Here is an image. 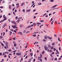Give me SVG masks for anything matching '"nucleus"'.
<instances>
[{
    "instance_id": "f257e3e1",
    "label": "nucleus",
    "mask_w": 62,
    "mask_h": 62,
    "mask_svg": "<svg viewBox=\"0 0 62 62\" xmlns=\"http://www.w3.org/2000/svg\"><path fill=\"white\" fill-rule=\"evenodd\" d=\"M44 49L45 50L47 51L48 49V47L47 46L45 45L44 46Z\"/></svg>"
},
{
    "instance_id": "f03ea898",
    "label": "nucleus",
    "mask_w": 62,
    "mask_h": 62,
    "mask_svg": "<svg viewBox=\"0 0 62 62\" xmlns=\"http://www.w3.org/2000/svg\"><path fill=\"white\" fill-rule=\"evenodd\" d=\"M3 17L4 18V19H3V21H5V20H6L7 19V17L6 16H5V15H4L3 16Z\"/></svg>"
},
{
    "instance_id": "7ed1b4c3",
    "label": "nucleus",
    "mask_w": 62,
    "mask_h": 62,
    "mask_svg": "<svg viewBox=\"0 0 62 62\" xmlns=\"http://www.w3.org/2000/svg\"><path fill=\"white\" fill-rule=\"evenodd\" d=\"M12 23H14V24H15V25H17V24L16 23V22H15V21H12Z\"/></svg>"
},
{
    "instance_id": "20e7f679",
    "label": "nucleus",
    "mask_w": 62,
    "mask_h": 62,
    "mask_svg": "<svg viewBox=\"0 0 62 62\" xmlns=\"http://www.w3.org/2000/svg\"><path fill=\"white\" fill-rule=\"evenodd\" d=\"M16 55H20H20H21V54L20 53H16Z\"/></svg>"
},
{
    "instance_id": "39448f33",
    "label": "nucleus",
    "mask_w": 62,
    "mask_h": 62,
    "mask_svg": "<svg viewBox=\"0 0 62 62\" xmlns=\"http://www.w3.org/2000/svg\"><path fill=\"white\" fill-rule=\"evenodd\" d=\"M5 44L6 45V47H7V48H8V43L7 42H5Z\"/></svg>"
},
{
    "instance_id": "423d86ee",
    "label": "nucleus",
    "mask_w": 62,
    "mask_h": 62,
    "mask_svg": "<svg viewBox=\"0 0 62 62\" xmlns=\"http://www.w3.org/2000/svg\"><path fill=\"white\" fill-rule=\"evenodd\" d=\"M6 25H7V24L6 23H5V24H4V25H3L2 26L3 28H4L5 27V26H6Z\"/></svg>"
},
{
    "instance_id": "0eeeda50",
    "label": "nucleus",
    "mask_w": 62,
    "mask_h": 62,
    "mask_svg": "<svg viewBox=\"0 0 62 62\" xmlns=\"http://www.w3.org/2000/svg\"><path fill=\"white\" fill-rule=\"evenodd\" d=\"M48 39H49L51 40L52 39V37H47Z\"/></svg>"
},
{
    "instance_id": "6e6552de",
    "label": "nucleus",
    "mask_w": 62,
    "mask_h": 62,
    "mask_svg": "<svg viewBox=\"0 0 62 62\" xmlns=\"http://www.w3.org/2000/svg\"><path fill=\"white\" fill-rule=\"evenodd\" d=\"M41 58L40 57H38V59L39 60L41 59Z\"/></svg>"
},
{
    "instance_id": "1a4fd4ad",
    "label": "nucleus",
    "mask_w": 62,
    "mask_h": 62,
    "mask_svg": "<svg viewBox=\"0 0 62 62\" xmlns=\"http://www.w3.org/2000/svg\"><path fill=\"white\" fill-rule=\"evenodd\" d=\"M31 27V25H29L27 28H26V29H27V28H30V27Z\"/></svg>"
},
{
    "instance_id": "9d476101",
    "label": "nucleus",
    "mask_w": 62,
    "mask_h": 62,
    "mask_svg": "<svg viewBox=\"0 0 62 62\" xmlns=\"http://www.w3.org/2000/svg\"><path fill=\"white\" fill-rule=\"evenodd\" d=\"M9 9H11V6L10 5H9Z\"/></svg>"
},
{
    "instance_id": "9b49d317",
    "label": "nucleus",
    "mask_w": 62,
    "mask_h": 62,
    "mask_svg": "<svg viewBox=\"0 0 62 62\" xmlns=\"http://www.w3.org/2000/svg\"><path fill=\"white\" fill-rule=\"evenodd\" d=\"M30 10H31V9H30L28 10H27L26 11L27 12H29V11H30Z\"/></svg>"
},
{
    "instance_id": "f8f14e48",
    "label": "nucleus",
    "mask_w": 62,
    "mask_h": 62,
    "mask_svg": "<svg viewBox=\"0 0 62 62\" xmlns=\"http://www.w3.org/2000/svg\"><path fill=\"white\" fill-rule=\"evenodd\" d=\"M12 27H13L14 28H15V27H16V25H12Z\"/></svg>"
},
{
    "instance_id": "ddd939ff",
    "label": "nucleus",
    "mask_w": 62,
    "mask_h": 62,
    "mask_svg": "<svg viewBox=\"0 0 62 62\" xmlns=\"http://www.w3.org/2000/svg\"><path fill=\"white\" fill-rule=\"evenodd\" d=\"M37 24V25H39V24H41V23H38V22H37L36 23Z\"/></svg>"
},
{
    "instance_id": "4468645a",
    "label": "nucleus",
    "mask_w": 62,
    "mask_h": 62,
    "mask_svg": "<svg viewBox=\"0 0 62 62\" xmlns=\"http://www.w3.org/2000/svg\"><path fill=\"white\" fill-rule=\"evenodd\" d=\"M20 20H17V21H16V23H19V22H20Z\"/></svg>"
},
{
    "instance_id": "2eb2a0df",
    "label": "nucleus",
    "mask_w": 62,
    "mask_h": 62,
    "mask_svg": "<svg viewBox=\"0 0 62 62\" xmlns=\"http://www.w3.org/2000/svg\"><path fill=\"white\" fill-rule=\"evenodd\" d=\"M45 39H47V35H46L44 37Z\"/></svg>"
},
{
    "instance_id": "dca6fc26",
    "label": "nucleus",
    "mask_w": 62,
    "mask_h": 62,
    "mask_svg": "<svg viewBox=\"0 0 62 62\" xmlns=\"http://www.w3.org/2000/svg\"><path fill=\"white\" fill-rule=\"evenodd\" d=\"M0 43L2 46H4V44H3V43H1V42H0Z\"/></svg>"
},
{
    "instance_id": "f3484780",
    "label": "nucleus",
    "mask_w": 62,
    "mask_h": 62,
    "mask_svg": "<svg viewBox=\"0 0 62 62\" xmlns=\"http://www.w3.org/2000/svg\"><path fill=\"white\" fill-rule=\"evenodd\" d=\"M50 49H54V46H51L50 47Z\"/></svg>"
},
{
    "instance_id": "a211bd4d",
    "label": "nucleus",
    "mask_w": 62,
    "mask_h": 62,
    "mask_svg": "<svg viewBox=\"0 0 62 62\" xmlns=\"http://www.w3.org/2000/svg\"><path fill=\"white\" fill-rule=\"evenodd\" d=\"M33 24L34 25V26H36V24L35 23H33Z\"/></svg>"
},
{
    "instance_id": "6ab92c4d",
    "label": "nucleus",
    "mask_w": 62,
    "mask_h": 62,
    "mask_svg": "<svg viewBox=\"0 0 62 62\" xmlns=\"http://www.w3.org/2000/svg\"><path fill=\"white\" fill-rule=\"evenodd\" d=\"M57 6V5H55V6H53V7L52 8H53V7H54V8H55V7H56Z\"/></svg>"
},
{
    "instance_id": "aec40b11",
    "label": "nucleus",
    "mask_w": 62,
    "mask_h": 62,
    "mask_svg": "<svg viewBox=\"0 0 62 62\" xmlns=\"http://www.w3.org/2000/svg\"><path fill=\"white\" fill-rule=\"evenodd\" d=\"M39 22H41L42 23V22H44V20H40Z\"/></svg>"
},
{
    "instance_id": "412c9836",
    "label": "nucleus",
    "mask_w": 62,
    "mask_h": 62,
    "mask_svg": "<svg viewBox=\"0 0 62 62\" xmlns=\"http://www.w3.org/2000/svg\"><path fill=\"white\" fill-rule=\"evenodd\" d=\"M5 20H2L1 21H0V23H2V22H3Z\"/></svg>"
},
{
    "instance_id": "4be33fe9",
    "label": "nucleus",
    "mask_w": 62,
    "mask_h": 62,
    "mask_svg": "<svg viewBox=\"0 0 62 62\" xmlns=\"http://www.w3.org/2000/svg\"><path fill=\"white\" fill-rule=\"evenodd\" d=\"M30 55L31 56H32L33 55V53H30Z\"/></svg>"
},
{
    "instance_id": "5701e85b",
    "label": "nucleus",
    "mask_w": 62,
    "mask_h": 62,
    "mask_svg": "<svg viewBox=\"0 0 62 62\" xmlns=\"http://www.w3.org/2000/svg\"><path fill=\"white\" fill-rule=\"evenodd\" d=\"M44 53H45V52L44 51H43L42 52V54H44Z\"/></svg>"
},
{
    "instance_id": "b1692460",
    "label": "nucleus",
    "mask_w": 62,
    "mask_h": 62,
    "mask_svg": "<svg viewBox=\"0 0 62 62\" xmlns=\"http://www.w3.org/2000/svg\"><path fill=\"white\" fill-rule=\"evenodd\" d=\"M58 40H59V41L60 42H61V40L59 38H58Z\"/></svg>"
},
{
    "instance_id": "393cba45",
    "label": "nucleus",
    "mask_w": 62,
    "mask_h": 62,
    "mask_svg": "<svg viewBox=\"0 0 62 62\" xmlns=\"http://www.w3.org/2000/svg\"><path fill=\"white\" fill-rule=\"evenodd\" d=\"M52 45H55V44L54 43H53L52 44Z\"/></svg>"
},
{
    "instance_id": "a878e982",
    "label": "nucleus",
    "mask_w": 62,
    "mask_h": 62,
    "mask_svg": "<svg viewBox=\"0 0 62 62\" xmlns=\"http://www.w3.org/2000/svg\"><path fill=\"white\" fill-rule=\"evenodd\" d=\"M29 20H27V23L28 24V23H29Z\"/></svg>"
},
{
    "instance_id": "bb28decb",
    "label": "nucleus",
    "mask_w": 62,
    "mask_h": 62,
    "mask_svg": "<svg viewBox=\"0 0 62 62\" xmlns=\"http://www.w3.org/2000/svg\"><path fill=\"white\" fill-rule=\"evenodd\" d=\"M56 52H57V53H58V54H59V52H58V51H57V50H56Z\"/></svg>"
},
{
    "instance_id": "cd10ccee",
    "label": "nucleus",
    "mask_w": 62,
    "mask_h": 62,
    "mask_svg": "<svg viewBox=\"0 0 62 62\" xmlns=\"http://www.w3.org/2000/svg\"><path fill=\"white\" fill-rule=\"evenodd\" d=\"M24 4V2H23V3H22V5H21V6H23V4Z\"/></svg>"
},
{
    "instance_id": "c85d7f7f",
    "label": "nucleus",
    "mask_w": 62,
    "mask_h": 62,
    "mask_svg": "<svg viewBox=\"0 0 62 62\" xmlns=\"http://www.w3.org/2000/svg\"><path fill=\"white\" fill-rule=\"evenodd\" d=\"M19 5H18V6H16V7L17 8H19Z\"/></svg>"
},
{
    "instance_id": "c756f323",
    "label": "nucleus",
    "mask_w": 62,
    "mask_h": 62,
    "mask_svg": "<svg viewBox=\"0 0 62 62\" xmlns=\"http://www.w3.org/2000/svg\"><path fill=\"white\" fill-rule=\"evenodd\" d=\"M11 34H12V32L10 31V35H11Z\"/></svg>"
},
{
    "instance_id": "7c9ffc66",
    "label": "nucleus",
    "mask_w": 62,
    "mask_h": 62,
    "mask_svg": "<svg viewBox=\"0 0 62 62\" xmlns=\"http://www.w3.org/2000/svg\"><path fill=\"white\" fill-rule=\"evenodd\" d=\"M57 58H55V59H54V60L56 61V60H57Z\"/></svg>"
},
{
    "instance_id": "2f4dec72",
    "label": "nucleus",
    "mask_w": 62,
    "mask_h": 62,
    "mask_svg": "<svg viewBox=\"0 0 62 62\" xmlns=\"http://www.w3.org/2000/svg\"><path fill=\"white\" fill-rule=\"evenodd\" d=\"M20 34L21 35H23V34H22V33L21 32H20Z\"/></svg>"
},
{
    "instance_id": "473e14b6",
    "label": "nucleus",
    "mask_w": 62,
    "mask_h": 62,
    "mask_svg": "<svg viewBox=\"0 0 62 62\" xmlns=\"http://www.w3.org/2000/svg\"><path fill=\"white\" fill-rule=\"evenodd\" d=\"M54 22V20H53L51 22V24H53V23Z\"/></svg>"
},
{
    "instance_id": "72a5a7b5",
    "label": "nucleus",
    "mask_w": 62,
    "mask_h": 62,
    "mask_svg": "<svg viewBox=\"0 0 62 62\" xmlns=\"http://www.w3.org/2000/svg\"><path fill=\"white\" fill-rule=\"evenodd\" d=\"M46 60V61H47V58L46 57H45L44 58Z\"/></svg>"
},
{
    "instance_id": "f704fd0d",
    "label": "nucleus",
    "mask_w": 62,
    "mask_h": 62,
    "mask_svg": "<svg viewBox=\"0 0 62 62\" xmlns=\"http://www.w3.org/2000/svg\"><path fill=\"white\" fill-rule=\"evenodd\" d=\"M23 58H22L20 60L21 61H23Z\"/></svg>"
},
{
    "instance_id": "c9c22d12",
    "label": "nucleus",
    "mask_w": 62,
    "mask_h": 62,
    "mask_svg": "<svg viewBox=\"0 0 62 62\" xmlns=\"http://www.w3.org/2000/svg\"><path fill=\"white\" fill-rule=\"evenodd\" d=\"M33 37H36V34H34L33 35Z\"/></svg>"
},
{
    "instance_id": "e433bc0d",
    "label": "nucleus",
    "mask_w": 62,
    "mask_h": 62,
    "mask_svg": "<svg viewBox=\"0 0 62 62\" xmlns=\"http://www.w3.org/2000/svg\"><path fill=\"white\" fill-rule=\"evenodd\" d=\"M50 45H48V48H50Z\"/></svg>"
},
{
    "instance_id": "4c0bfd02",
    "label": "nucleus",
    "mask_w": 62,
    "mask_h": 62,
    "mask_svg": "<svg viewBox=\"0 0 62 62\" xmlns=\"http://www.w3.org/2000/svg\"><path fill=\"white\" fill-rule=\"evenodd\" d=\"M17 18H18V16H16L15 17V19H16V20H17Z\"/></svg>"
},
{
    "instance_id": "58836bf2",
    "label": "nucleus",
    "mask_w": 62,
    "mask_h": 62,
    "mask_svg": "<svg viewBox=\"0 0 62 62\" xmlns=\"http://www.w3.org/2000/svg\"><path fill=\"white\" fill-rule=\"evenodd\" d=\"M22 11H23V12H25V10H24V9H23V10Z\"/></svg>"
},
{
    "instance_id": "ea45409f",
    "label": "nucleus",
    "mask_w": 62,
    "mask_h": 62,
    "mask_svg": "<svg viewBox=\"0 0 62 62\" xmlns=\"http://www.w3.org/2000/svg\"><path fill=\"white\" fill-rule=\"evenodd\" d=\"M50 55L51 56V57H53V55L52 54H50Z\"/></svg>"
},
{
    "instance_id": "a19ab883",
    "label": "nucleus",
    "mask_w": 62,
    "mask_h": 62,
    "mask_svg": "<svg viewBox=\"0 0 62 62\" xmlns=\"http://www.w3.org/2000/svg\"><path fill=\"white\" fill-rule=\"evenodd\" d=\"M13 14L14 15H15V12H13Z\"/></svg>"
},
{
    "instance_id": "79ce46f5",
    "label": "nucleus",
    "mask_w": 62,
    "mask_h": 62,
    "mask_svg": "<svg viewBox=\"0 0 62 62\" xmlns=\"http://www.w3.org/2000/svg\"><path fill=\"white\" fill-rule=\"evenodd\" d=\"M14 32H15L16 33H17V31L15 30L14 31Z\"/></svg>"
},
{
    "instance_id": "37998d69",
    "label": "nucleus",
    "mask_w": 62,
    "mask_h": 62,
    "mask_svg": "<svg viewBox=\"0 0 62 62\" xmlns=\"http://www.w3.org/2000/svg\"><path fill=\"white\" fill-rule=\"evenodd\" d=\"M52 20H53V18H52L51 19V20H50V21H51V22H52Z\"/></svg>"
},
{
    "instance_id": "c03bdc74",
    "label": "nucleus",
    "mask_w": 62,
    "mask_h": 62,
    "mask_svg": "<svg viewBox=\"0 0 62 62\" xmlns=\"http://www.w3.org/2000/svg\"><path fill=\"white\" fill-rule=\"evenodd\" d=\"M19 4L18 3H17L16 4V6H19Z\"/></svg>"
},
{
    "instance_id": "a18cd8bd",
    "label": "nucleus",
    "mask_w": 62,
    "mask_h": 62,
    "mask_svg": "<svg viewBox=\"0 0 62 62\" xmlns=\"http://www.w3.org/2000/svg\"><path fill=\"white\" fill-rule=\"evenodd\" d=\"M13 43H14V44H16V43L15 42H14V41H13Z\"/></svg>"
},
{
    "instance_id": "49530a36",
    "label": "nucleus",
    "mask_w": 62,
    "mask_h": 62,
    "mask_svg": "<svg viewBox=\"0 0 62 62\" xmlns=\"http://www.w3.org/2000/svg\"><path fill=\"white\" fill-rule=\"evenodd\" d=\"M59 50L60 51V50H61V48H60V47L59 48Z\"/></svg>"
},
{
    "instance_id": "de8ad7c7",
    "label": "nucleus",
    "mask_w": 62,
    "mask_h": 62,
    "mask_svg": "<svg viewBox=\"0 0 62 62\" xmlns=\"http://www.w3.org/2000/svg\"><path fill=\"white\" fill-rule=\"evenodd\" d=\"M41 3H39L38 5H41Z\"/></svg>"
},
{
    "instance_id": "09e8293b",
    "label": "nucleus",
    "mask_w": 62,
    "mask_h": 62,
    "mask_svg": "<svg viewBox=\"0 0 62 62\" xmlns=\"http://www.w3.org/2000/svg\"><path fill=\"white\" fill-rule=\"evenodd\" d=\"M50 1L51 2H54V0H50Z\"/></svg>"
},
{
    "instance_id": "8fccbe9b",
    "label": "nucleus",
    "mask_w": 62,
    "mask_h": 62,
    "mask_svg": "<svg viewBox=\"0 0 62 62\" xmlns=\"http://www.w3.org/2000/svg\"><path fill=\"white\" fill-rule=\"evenodd\" d=\"M40 61L41 62H42V59H40Z\"/></svg>"
},
{
    "instance_id": "3c124183",
    "label": "nucleus",
    "mask_w": 62,
    "mask_h": 62,
    "mask_svg": "<svg viewBox=\"0 0 62 62\" xmlns=\"http://www.w3.org/2000/svg\"><path fill=\"white\" fill-rule=\"evenodd\" d=\"M53 50H54V51H55L56 50V49H55V48H54Z\"/></svg>"
},
{
    "instance_id": "603ef678",
    "label": "nucleus",
    "mask_w": 62,
    "mask_h": 62,
    "mask_svg": "<svg viewBox=\"0 0 62 62\" xmlns=\"http://www.w3.org/2000/svg\"><path fill=\"white\" fill-rule=\"evenodd\" d=\"M4 57H7V56H6V55H5L4 56Z\"/></svg>"
},
{
    "instance_id": "864d4df0",
    "label": "nucleus",
    "mask_w": 62,
    "mask_h": 62,
    "mask_svg": "<svg viewBox=\"0 0 62 62\" xmlns=\"http://www.w3.org/2000/svg\"><path fill=\"white\" fill-rule=\"evenodd\" d=\"M28 46V45H27L26 46V47H25V48H26L27 47V46Z\"/></svg>"
},
{
    "instance_id": "5fc2aeb1",
    "label": "nucleus",
    "mask_w": 62,
    "mask_h": 62,
    "mask_svg": "<svg viewBox=\"0 0 62 62\" xmlns=\"http://www.w3.org/2000/svg\"><path fill=\"white\" fill-rule=\"evenodd\" d=\"M2 55V53H0V55Z\"/></svg>"
},
{
    "instance_id": "6e6d98bb",
    "label": "nucleus",
    "mask_w": 62,
    "mask_h": 62,
    "mask_svg": "<svg viewBox=\"0 0 62 62\" xmlns=\"http://www.w3.org/2000/svg\"><path fill=\"white\" fill-rule=\"evenodd\" d=\"M45 15H46V13L43 16V17H44V16H45Z\"/></svg>"
},
{
    "instance_id": "4d7b16f0",
    "label": "nucleus",
    "mask_w": 62,
    "mask_h": 62,
    "mask_svg": "<svg viewBox=\"0 0 62 62\" xmlns=\"http://www.w3.org/2000/svg\"><path fill=\"white\" fill-rule=\"evenodd\" d=\"M54 54V52H53L52 53V54Z\"/></svg>"
},
{
    "instance_id": "13d9d810",
    "label": "nucleus",
    "mask_w": 62,
    "mask_h": 62,
    "mask_svg": "<svg viewBox=\"0 0 62 62\" xmlns=\"http://www.w3.org/2000/svg\"><path fill=\"white\" fill-rule=\"evenodd\" d=\"M17 46V45L16 44H15V45H14V46Z\"/></svg>"
},
{
    "instance_id": "bf43d9fd",
    "label": "nucleus",
    "mask_w": 62,
    "mask_h": 62,
    "mask_svg": "<svg viewBox=\"0 0 62 62\" xmlns=\"http://www.w3.org/2000/svg\"><path fill=\"white\" fill-rule=\"evenodd\" d=\"M25 32V31L24 30L23 31V33H24Z\"/></svg>"
},
{
    "instance_id": "052dcab7",
    "label": "nucleus",
    "mask_w": 62,
    "mask_h": 62,
    "mask_svg": "<svg viewBox=\"0 0 62 62\" xmlns=\"http://www.w3.org/2000/svg\"><path fill=\"white\" fill-rule=\"evenodd\" d=\"M49 16H50V15H52V14H49Z\"/></svg>"
},
{
    "instance_id": "680f3d73",
    "label": "nucleus",
    "mask_w": 62,
    "mask_h": 62,
    "mask_svg": "<svg viewBox=\"0 0 62 62\" xmlns=\"http://www.w3.org/2000/svg\"><path fill=\"white\" fill-rule=\"evenodd\" d=\"M50 53H51L52 52V50H50Z\"/></svg>"
},
{
    "instance_id": "e2e57ef3",
    "label": "nucleus",
    "mask_w": 62,
    "mask_h": 62,
    "mask_svg": "<svg viewBox=\"0 0 62 62\" xmlns=\"http://www.w3.org/2000/svg\"><path fill=\"white\" fill-rule=\"evenodd\" d=\"M2 15H1L0 16V18H2Z\"/></svg>"
},
{
    "instance_id": "0e129e2a",
    "label": "nucleus",
    "mask_w": 62,
    "mask_h": 62,
    "mask_svg": "<svg viewBox=\"0 0 62 62\" xmlns=\"http://www.w3.org/2000/svg\"><path fill=\"white\" fill-rule=\"evenodd\" d=\"M46 17H48V15H47L45 16Z\"/></svg>"
},
{
    "instance_id": "69168bd1",
    "label": "nucleus",
    "mask_w": 62,
    "mask_h": 62,
    "mask_svg": "<svg viewBox=\"0 0 62 62\" xmlns=\"http://www.w3.org/2000/svg\"><path fill=\"white\" fill-rule=\"evenodd\" d=\"M35 60H36L35 59H34L33 62H35Z\"/></svg>"
},
{
    "instance_id": "338daca9",
    "label": "nucleus",
    "mask_w": 62,
    "mask_h": 62,
    "mask_svg": "<svg viewBox=\"0 0 62 62\" xmlns=\"http://www.w3.org/2000/svg\"><path fill=\"white\" fill-rule=\"evenodd\" d=\"M15 6L14 5V4H13L12 5V6H13V7H14Z\"/></svg>"
},
{
    "instance_id": "774afa93",
    "label": "nucleus",
    "mask_w": 62,
    "mask_h": 62,
    "mask_svg": "<svg viewBox=\"0 0 62 62\" xmlns=\"http://www.w3.org/2000/svg\"><path fill=\"white\" fill-rule=\"evenodd\" d=\"M34 19H36V16H34Z\"/></svg>"
}]
</instances>
